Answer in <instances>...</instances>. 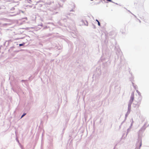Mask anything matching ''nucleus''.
Masks as SVG:
<instances>
[{
	"label": "nucleus",
	"mask_w": 149,
	"mask_h": 149,
	"mask_svg": "<svg viewBox=\"0 0 149 149\" xmlns=\"http://www.w3.org/2000/svg\"><path fill=\"white\" fill-rule=\"evenodd\" d=\"M134 94H132L131 97V99H130V101L131 102H132L133 100H134Z\"/></svg>",
	"instance_id": "f257e3e1"
},
{
	"label": "nucleus",
	"mask_w": 149,
	"mask_h": 149,
	"mask_svg": "<svg viewBox=\"0 0 149 149\" xmlns=\"http://www.w3.org/2000/svg\"><path fill=\"white\" fill-rule=\"evenodd\" d=\"M26 114V113H24V114L22 116H21V118H22V117H23V116H24Z\"/></svg>",
	"instance_id": "f03ea898"
},
{
	"label": "nucleus",
	"mask_w": 149,
	"mask_h": 149,
	"mask_svg": "<svg viewBox=\"0 0 149 149\" xmlns=\"http://www.w3.org/2000/svg\"><path fill=\"white\" fill-rule=\"evenodd\" d=\"M97 22H98V25L100 26V22H99V21Z\"/></svg>",
	"instance_id": "7ed1b4c3"
},
{
	"label": "nucleus",
	"mask_w": 149,
	"mask_h": 149,
	"mask_svg": "<svg viewBox=\"0 0 149 149\" xmlns=\"http://www.w3.org/2000/svg\"><path fill=\"white\" fill-rule=\"evenodd\" d=\"M23 45L22 44H19V46H22Z\"/></svg>",
	"instance_id": "20e7f679"
},
{
	"label": "nucleus",
	"mask_w": 149,
	"mask_h": 149,
	"mask_svg": "<svg viewBox=\"0 0 149 149\" xmlns=\"http://www.w3.org/2000/svg\"><path fill=\"white\" fill-rule=\"evenodd\" d=\"M96 21H97V22H99V21H98V20H97V19H96Z\"/></svg>",
	"instance_id": "39448f33"
},
{
	"label": "nucleus",
	"mask_w": 149,
	"mask_h": 149,
	"mask_svg": "<svg viewBox=\"0 0 149 149\" xmlns=\"http://www.w3.org/2000/svg\"><path fill=\"white\" fill-rule=\"evenodd\" d=\"M91 0V1H93V0Z\"/></svg>",
	"instance_id": "423d86ee"
}]
</instances>
